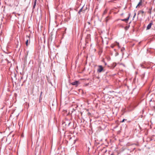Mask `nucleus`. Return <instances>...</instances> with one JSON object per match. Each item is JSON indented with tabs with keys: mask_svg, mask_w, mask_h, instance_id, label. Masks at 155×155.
I'll list each match as a JSON object with an SVG mask.
<instances>
[{
	"mask_svg": "<svg viewBox=\"0 0 155 155\" xmlns=\"http://www.w3.org/2000/svg\"><path fill=\"white\" fill-rule=\"evenodd\" d=\"M103 70V68L102 65H99L98 68L97 69V72L98 73H101Z\"/></svg>",
	"mask_w": 155,
	"mask_h": 155,
	"instance_id": "nucleus-1",
	"label": "nucleus"
},
{
	"mask_svg": "<svg viewBox=\"0 0 155 155\" xmlns=\"http://www.w3.org/2000/svg\"><path fill=\"white\" fill-rule=\"evenodd\" d=\"M153 24V22L152 21H151L150 23L148 25L147 27V29L149 30L150 29L152 25Z\"/></svg>",
	"mask_w": 155,
	"mask_h": 155,
	"instance_id": "nucleus-2",
	"label": "nucleus"
},
{
	"mask_svg": "<svg viewBox=\"0 0 155 155\" xmlns=\"http://www.w3.org/2000/svg\"><path fill=\"white\" fill-rule=\"evenodd\" d=\"M79 84V83L78 81H75L71 83V84L73 85H75L77 86Z\"/></svg>",
	"mask_w": 155,
	"mask_h": 155,
	"instance_id": "nucleus-3",
	"label": "nucleus"
},
{
	"mask_svg": "<svg viewBox=\"0 0 155 155\" xmlns=\"http://www.w3.org/2000/svg\"><path fill=\"white\" fill-rule=\"evenodd\" d=\"M130 16V14H129V16L128 18H127L126 19H121V21H125L127 23L129 18Z\"/></svg>",
	"mask_w": 155,
	"mask_h": 155,
	"instance_id": "nucleus-4",
	"label": "nucleus"
},
{
	"mask_svg": "<svg viewBox=\"0 0 155 155\" xmlns=\"http://www.w3.org/2000/svg\"><path fill=\"white\" fill-rule=\"evenodd\" d=\"M110 19V17L108 16L105 19V21L107 22Z\"/></svg>",
	"mask_w": 155,
	"mask_h": 155,
	"instance_id": "nucleus-5",
	"label": "nucleus"
},
{
	"mask_svg": "<svg viewBox=\"0 0 155 155\" xmlns=\"http://www.w3.org/2000/svg\"><path fill=\"white\" fill-rule=\"evenodd\" d=\"M37 0H35L34 2V5H33V8L34 9L35 8V6H36V2L37 1Z\"/></svg>",
	"mask_w": 155,
	"mask_h": 155,
	"instance_id": "nucleus-6",
	"label": "nucleus"
},
{
	"mask_svg": "<svg viewBox=\"0 0 155 155\" xmlns=\"http://www.w3.org/2000/svg\"><path fill=\"white\" fill-rule=\"evenodd\" d=\"M142 5V1L141 0L139 2L138 5H137L136 8H137V7H139L141 5Z\"/></svg>",
	"mask_w": 155,
	"mask_h": 155,
	"instance_id": "nucleus-7",
	"label": "nucleus"
},
{
	"mask_svg": "<svg viewBox=\"0 0 155 155\" xmlns=\"http://www.w3.org/2000/svg\"><path fill=\"white\" fill-rule=\"evenodd\" d=\"M107 10L106 9H105L103 13V15H104L106 14L107 13Z\"/></svg>",
	"mask_w": 155,
	"mask_h": 155,
	"instance_id": "nucleus-8",
	"label": "nucleus"
},
{
	"mask_svg": "<svg viewBox=\"0 0 155 155\" xmlns=\"http://www.w3.org/2000/svg\"><path fill=\"white\" fill-rule=\"evenodd\" d=\"M28 42H29V40L28 39H27L26 40V42H25L26 45L27 46H28Z\"/></svg>",
	"mask_w": 155,
	"mask_h": 155,
	"instance_id": "nucleus-9",
	"label": "nucleus"
},
{
	"mask_svg": "<svg viewBox=\"0 0 155 155\" xmlns=\"http://www.w3.org/2000/svg\"><path fill=\"white\" fill-rule=\"evenodd\" d=\"M82 9L83 7H82L79 10V11L78 12V14H81V12L82 11Z\"/></svg>",
	"mask_w": 155,
	"mask_h": 155,
	"instance_id": "nucleus-10",
	"label": "nucleus"
},
{
	"mask_svg": "<svg viewBox=\"0 0 155 155\" xmlns=\"http://www.w3.org/2000/svg\"><path fill=\"white\" fill-rule=\"evenodd\" d=\"M129 27H130V25H129L128 26H126L125 27V29L126 30H127L129 28Z\"/></svg>",
	"mask_w": 155,
	"mask_h": 155,
	"instance_id": "nucleus-11",
	"label": "nucleus"
},
{
	"mask_svg": "<svg viewBox=\"0 0 155 155\" xmlns=\"http://www.w3.org/2000/svg\"><path fill=\"white\" fill-rule=\"evenodd\" d=\"M125 50V49L124 48H122L121 49V51L122 52L123 51H124Z\"/></svg>",
	"mask_w": 155,
	"mask_h": 155,
	"instance_id": "nucleus-12",
	"label": "nucleus"
},
{
	"mask_svg": "<svg viewBox=\"0 0 155 155\" xmlns=\"http://www.w3.org/2000/svg\"><path fill=\"white\" fill-rule=\"evenodd\" d=\"M136 15V13L134 12V15L133 16V18H134Z\"/></svg>",
	"mask_w": 155,
	"mask_h": 155,
	"instance_id": "nucleus-13",
	"label": "nucleus"
},
{
	"mask_svg": "<svg viewBox=\"0 0 155 155\" xmlns=\"http://www.w3.org/2000/svg\"><path fill=\"white\" fill-rule=\"evenodd\" d=\"M126 120V119H123V120H122V121H121V122H124V120Z\"/></svg>",
	"mask_w": 155,
	"mask_h": 155,
	"instance_id": "nucleus-14",
	"label": "nucleus"
},
{
	"mask_svg": "<svg viewBox=\"0 0 155 155\" xmlns=\"http://www.w3.org/2000/svg\"><path fill=\"white\" fill-rule=\"evenodd\" d=\"M27 37H28L29 38V39L30 40V37H29V36H28L27 35ZM29 43H30V40H29Z\"/></svg>",
	"mask_w": 155,
	"mask_h": 155,
	"instance_id": "nucleus-15",
	"label": "nucleus"
},
{
	"mask_svg": "<svg viewBox=\"0 0 155 155\" xmlns=\"http://www.w3.org/2000/svg\"><path fill=\"white\" fill-rule=\"evenodd\" d=\"M140 12L142 14H143L144 13V12L143 11H141Z\"/></svg>",
	"mask_w": 155,
	"mask_h": 155,
	"instance_id": "nucleus-16",
	"label": "nucleus"
},
{
	"mask_svg": "<svg viewBox=\"0 0 155 155\" xmlns=\"http://www.w3.org/2000/svg\"><path fill=\"white\" fill-rule=\"evenodd\" d=\"M110 47H111L112 48H114V46H113V45H111V46H110Z\"/></svg>",
	"mask_w": 155,
	"mask_h": 155,
	"instance_id": "nucleus-17",
	"label": "nucleus"
},
{
	"mask_svg": "<svg viewBox=\"0 0 155 155\" xmlns=\"http://www.w3.org/2000/svg\"><path fill=\"white\" fill-rule=\"evenodd\" d=\"M110 155H114L113 153H112Z\"/></svg>",
	"mask_w": 155,
	"mask_h": 155,
	"instance_id": "nucleus-18",
	"label": "nucleus"
},
{
	"mask_svg": "<svg viewBox=\"0 0 155 155\" xmlns=\"http://www.w3.org/2000/svg\"><path fill=\"white\" fill-rule=\"evenodd\" d=\"M42 92H41V94H42Z\"/></svg>",
	"mask_w": 155,
	"mask_h": 155,
	"instance_id": "nucleus-19",
	"label": "nucleus"
},
{
	"mask_svg": "<svg viewBox=\"0 0 155 155\" xmlns=\"http://www.w3.org/2000/svg\"><path fill=\"white\" fill-rule=\"evenodd\" d=\"M144 74H143V77H144Z\"/></svg>",
	"mask_w": 155,
	"mask_h": 155,
	"instance_id": "nucleus-20",
	"label": "nucleus"
},
{
	"mask_svg": "<svg viewBox=\"0 0 155 155\" xmlns=\"http://www.w3.org/2000/svg\"><path fill=\"white\" fill-rule=\"evenodd\" d=\"M154 10L155 11V8L154 9Z\"/></svg>",
	"mask_w": 155,
	"mask_h": 155,
	"instance_id": "nucleus-21",
	"label": "nucleus"
}]
</instances>
